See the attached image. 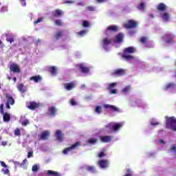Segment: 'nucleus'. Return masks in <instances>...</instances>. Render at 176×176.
I'll list each match as a JSON object with an SVG mask.
<instances>
[{"instance_id":"obj_1","label":"nucleus","mask_w":176,"mask_h":176,"mask_svg":"<svg viewBox=\"0 0 176 176\" xmlns=\"http://www.w3.org/2000/svg\"><path fill=\"white\" fill-rule=\"evenodd\" d=\"M121 127H123V122H110L105 126V130L107 133H111V131H118Z\"/></svg>"},{"instance_id":"obj_2","label":"nucleus","mask_w":176,"mask_h":176,"mask_svg":"<svg viewBox=\"0 0 176 176\" xmlns=\"http://www.w3.org/2000/svg\"><path fill=\"white\" fill-rule=\"evenodd\" d=\"M135 48L133 47H127L124 50V54H122V57L126 60V61H130L131 60H134V57L129 55V53H135Z\"/></svg>"},{"instance_id":"obj_3","label":"nucleus","mask_w":176,"mask_h":176,"mask_svg":"<svg viewBox=\"0 0 176 176\" xmlns=\"http://www.w3.org/2000/svg\"><path fill=\"white\" fill-rule=\"evenodd\" d=\"M166 118V127L176 131V118L174 117Z\"/></svg>"},{"instance_id":"obj_4","label":"nucleus","mask_w":176,"mask_h":176,"mask_svg":"<svg viewBox=\"0 0 176 176\" xmlns=\"http://www.w3.org/2000/svg\"><path fill=\"white\" fill-rule=\"evenodd\" d=\"M6 98L7 99L6 107L7 109H10V105H14V99L13 98V97H12V96L9 94H6Z\"/></svg>"},{"instance_id":"obj_5","label":"nucleus","mask_w":176,"mask_h":176,"mask_svg":"<svg viewBox=\"0 0 176 176\" xmlns=\"http://www.w3.org/2000/svg\"><path fill=\"white\" fill-rule=\"evenodd\" d=\"M137 25H138V23H137V21H133V20L129 21L128 23H124L123 25L124 28H126V29L135 28V27H137Z\"/></svg>"},{"instance_id":"obj_6","label":"nucleus","mask_w":176,"mask_h":176,"mask_svg":"<svg viewBox=\"0 0 176 176\" xmlns=\"http://www.w3.org/2000/svg\"><path fill=\"white\" fill-rule=\"evenodd\" d=\"M78 146H80V142H77L74 144H73L71 147H68L63 150V154L67 155L69 152H71V151L75 149V148H78Z\"/></svg>"},{"instance_id":"obj_7","label":"nucleus","mask_w":176,"mask_h":176,"mask_svg":"<svg viewBox=\"0 0 176 176\" xmlns=\"http://www.w3.org/2000/svg\"><path fill=\"white\" fill-rule=\"evenodd\" d=\"M111 42H112V39L109 38H104L102 40V45L103 46V48L105 49V50H109V49H107V47L109 45H111Z\"/></svg>"},{"instance_id":"obj_8","label":"nucleus","mask_w":176,"mask_h":176,"mask_svg":"<svg viewBox=\"0 0 176 176\" xmlns=\"http://www.w3.org/2000/svg\"><path fill=\"white\" fill-rule=\"evenodd\" d=\"M10 69L12 71V72H14L15 74L20 73V67H19V65L16 63H12L10 66Z\"/></svg>"},{"instance_id":"obj_9","label":"nucleus","mask_w":176,"mask_h":176,"mask_svg":"<svg viewBox=\"0 0 176 176\" xmlns=\"http://www.w3.org/2000/svg\"><path fill=\"white\" fill-rule=\"evenodd\" d=\"M103 107L104 108H105V109H109L110 111H113V112H120L119 108L115 107L114 105L104 104Z\"/></svg>"},{"instance_id":"obj_10","label":"nucleus","mask_w":176,"mask_h":176,"mask_svg":"<svg viewBox=\"0 0 176 176\" xmlns=\"http://www.w3.org/2000/svg\"><path fill=\"white\" fill-rule=\"evenodd\" d=\"M98 166H100V168H107L109 166L108 160H102L98 161Z\"/></svg>"},{"instance_id":"obj_11","label":"nucleus","mask_w":176,"mask_h":176,"mask_svg":"<svg viewBox=\"0 0 176 176\" xmlns=\"http://www.w3.org/2000/svg\"><path fill=\"white\" fill-rule=\"evenodd\" d=\"M126 74V70L123 69H118L114 71V72L112 73V75H116V76H120L122 75H124Z\"/></svg>"},{"instance_id":"obj_12","label":"nucleus","mask_w":176,"mask_h":176,"mask_svg":"<svg viewBox=\"0 0 176 176\" xmlns=\"http://www.w3.org/2000/svg\"><path fill=\"white\" fill-rule=\"evenodd\" d=\"M123 36L122 33L118 34L114 39V43H122L123 42Z\"/></svg>"},{"instance_id":"obj_13","label":"nucleus","mask_w":176,"mask_h":176,"mask_svg":"<svg viewBox=\"0 0 176 176\" xmlns=\"http://www.w3.org/2000/svg\"><path fill=\"white\" fill-rule=\"evenodd\" d=\"M77 67L80 68V71L83 72V74H89V68L86 67L85 64L78 65Z\"/></svg>"},{"instance_id":"obj_14","label":"nucleus","mask_w":176,"mask_h":176,"mask_svg":"<svg viewBox=\"0 0 176 176\" xmlns=\"http://www.w3.org/2000/svg\"><path fill=\"white\" fill-rule=\"evenodd\" d=\"M161 17L164 19V21H170V14L167 12H162Z\"/></svg>"},{"instance_id":"obj_15","label":"nucleus","mask_w":176,"mask_h":176,"mask_svg":"<svg viewBox=\"0 0 176 176\" xmlns=\"http://www.w3.org/2000/svg\"><path fill=\"white\" fill-rule=\"evenodd\" d=\"M55 135H56L58 141H60V142H61V141H63V133L61 132V131H60V130L56 131Z\"/></svg>"},{"instance_id":"obj_16","label":"nucleus","mask_w":176,"mask_h":176,"mask_svg":"<svg viewBox=\"0 0 176 176\" xmlns=\"http://www.w3.org/2000/svg\"><path fill=\"white\" fill-rule=\"evenodd\" d=\"M50 135V132H49V131H44L43 132H42L41 135V139L47 140V137H49Z\"/></svg>"},{"instance_id":"obj_17","label":"nucleus","mask_w":176,"mask_h":176,"mask_svg":"<svg viewBox=\"0 0 176 176\" xmlns=\"http://www.w3.org/2000/svg\"><path fill=\"white\" fill-rule=\"evenodd\" d=\"M38 104L35 102H30L28 105V108L29 109H35L38 108Z\"/></svg>"},{"instance_id":"obj_18","label":"nucleus","mask_w":176,"mask_h":176,"mask_svg":"<svg viewBox=\"0 0 176 176\" xmlns=\"http://www.w3.org/2000/svg\"><path fill=\"white\" fill-rule=\"evenodd\" d=\"M45 174L47 175L60 176V173H58V172H56L54 170H50L45 171Z\"/></svg>"},{"instance_id":"obj_19","label":"nucleus","mask_w":176,"mask_h":176,"mask_svg":"<svg viewBox=\"0 0 176 176\" xmlns=\"http://www.w3.org/2000/svg\"><path fill=\"white\" fill-rule=\"evenodd\" d=\"M100 138L102 142H109L112 140V137L111 136H101Z\"/></svg>"},{"instance_id":"obj_20","label":"nucleus","mask_w":176,"mask_h":176,"mask_svg":"<svg viewBox=\"0 0 176 176\" xmlns=\"http://www.w3.org/2000/svg\"><path fill=\"white\" fill-rule=\"evenodd\" d=\"M157 8L160 11V12H164L167 9V6L164 3H160L157 6Z\"/></svg>"},{"instance_id":"obj_21","label":"nucleus","mask_w":176,"mask_h":176,"mask_svg":"<svg viewBox=\"0 0 176 176\" xmlns=\"http://www.w3.org/2000/svg\"><path fill=\"white\" fill-rule=\"evenodd\" d=\"M30 79V80H34L35 83H38V82H41V80H42V77H41L40 76H36L31 77Z\"/></svg>"},{"instance_id":"obj_22","label":"nucleus","mask_w":176,"mask_h":176,"mask_svg":"<svg viewBox=\"0 0 176 176\" xmlns=\"http://www.w3.org/2000/svg\"><path fill=\"white\" fill-rule=\"evenodd\" d=\"M74 87H75V84L74 82L65 85V89H66V90H72Z\"/></svg>"},{"instance_id":"obj_23","label":"nucleus","mask_w":176,"mask_h":176,"mask_svg":"<svg viewBox=\"0 0 176 176\" xmlns=\"http://www.w3.org/2000/svg\"><path fill=\"white\" fill-rule=\"evenodd\" d=\"M52 14L54 17H58V16L63 15V11L60 10H56L52 12Z\"/></svg>"},{"instance_id":"obj_24","label":"nucleus","mask_w":176,"mask_h":176,"mask_svg":"<svg viewBox=\"0 0 176 176\" xmlns=\"http://www.w3.org/2000/svg\"><path fill=\"white\" fill-rule=\"evenodd\" d=\"M109 31H118V26H116V25H111L109 26L106 32L108 33L109 32Z\"/></svg>"},{"instance_id":"obj_25","label":"nucleus","mask_w":176,"mask_h":176,"mask_svg":"<svg viewBox=\"0 0 176 176\" xmlns=\"http://www.w3.org/2000/svg\"><path fill=\"white\" fill-rule=\"evenodd\" d=\"M17 89L21 93H25V89L23 84H19L17 85Z\"/></svg>"},{"instance_id":"obj_26","label":"nucleus","mask_w":176,"mask_h":176,"mask_svg":"<svg viewBox=\"0 0 176 176\" xmlns=\"http://www.w3.org/2000/svg\"><path fill=\"white\" fill-rule=\"evenodd\" d=\"M50 72L52 74V75H56L57 74V67H50L49 68Z\"/></svg>"},{"instance_id":"obj_27","label":"nucleus","mask_w":176,"mask_h":176,"mask_svg":"<svg viewBox=\"0 0 176 176\" xmlns=\"http://www.w3.org/2000/svg\"><path fill=\"white\" fill-rule=\"evenodd\" d=\"M3 118L4 122H9V120H10V115H9V113H4Z\"/></svg>"},{"instance_id":"obj_28","label":"nucleus","mask_w":176,"mask_h":176,"mask_svg":"<svg viewBox=\"0 0 176 176\" xmlns=\"http://www.w3.org/2000/svg\"><path fill=\"white\" fill-rule=\"evenodd\" d=\"M131 90V87L130 85H128L125 87L124 89H122V93H124V94H127L129 91Z\"/></svg>"},{"instance_id":"obj_29","label":"nucleus","mask_w":176,"mask_h":176,"mask_svg":"<svg viewBox=\"0 0 176 176\" xmlns=\"http://www.w3.org/2000/svg\"><path fill=\"white\" fill-rule=\"evenodd\" d=\"M49 112H50L52 116H54V115H56V112H57V109H56L55 107H50Z\"/></svg>"},{"instance_id":"obj_30","label":"nucleus","mask_w":176,"mask_h":176,"mask_svg":"<svg viewBox=\"0 0 176 176\" xmlns=\"http://www.w3.org/2000/svg\"><path fill=\"white\" fill-rule=\"evenodd\" d=\"M176 87L175 84L170 83L166 86V87L164 88V90H168V89H174V87Z\"/></svg>"},{"instance_id":"obj_31","label":"nucleus","mask_w":176,"mask_h":176,"mask_svg":"<svg viewBox=\"0 0 176 176\" xmlns=\"http://www.w3.org/2000/svg\"><path fill=\"white\" fill-rule=\"evenodd\" d=\"M164 38H165L167 43H170V42L173 39V36H171V34H167V35H165Z\"/></svg>"},{"instance_id":"obj_32","label":"nucleus","mask_w":176,"mask_h":176,"mask_svg":"<svg viewBox=\"0 0 176 176\" xmlns=\"http://www.w3.org/2000/svg\"><path fill=\"white\" fill-rule=\"evenodd\" d=\"M95 112L96 113H98V115H100V113H101V112H102L101 106H96V108H95Z\"/></svg>"},{"instance_id":"obj_33","label":"nucleus","mask_w":176,"mask_h":176,"mask_svg":"<svg viewBox=\"0 0 176 176\" xmlns=\"http://www.w3.org/2000/svg\"><path fill=\"white\" fill-rule=\"evenodd\" d=\"M96 143H97V139H96V138H90L88 140V144H96Z\"/></svg>"},{"instance_id":"obj_34","label":"nucleus","mask_w":176,"mask_h":176,"mask_svg":"<svg viewBox=\"0 0 176 176\" xmlns=\"http://www.w3.org/2000/svg\"><path fill=\"white\" fill-rule=\"evenodd\" d=\"M38 168H39V165H38V164H34V165L32 166V170L34 173H35V172L38 171Z\"/></svg>"},{"instance_id":"obj_35","label":"nucleus","mask_w":176,"mask_h":176,"mask_svg":"<svg viewBox=\"0 0 176 176\" xmlns=\"http://www.w3.org/2000/svg\"><path fill=\"white\" fill-rule=\"evenodd\" d=\"M138 9H139V10H144L145 9V3H142L138 6Z\"/></svg>"},{"instance_id":"obj_36","label":"nucleus","mask_w":176,"mask_h":176,"mask_svg":"<svg viewBox=\"0 0 176 176\" xmlns=\"http://www.w3.org/2000/svg\"><path fill=\"white\" fill-rule=\"evenodd\" d=\"M6 41L10 42V43H13V42H14V39L13 38V37L7 36Z\"/></svg>"},{"instance_id":"obj_37","label":"nucleus","mask_w":176,"mask_h":176,"mask_svg":"<svg viewBox=\"0 0 176 176\" xmlns=\"http://www.w3.org/2000/svg\"><path fill=\"white\" fill-rule=\"evenodd\" d=\"M87 170L88 171H90L91 173H94V171H96V169L94 168V166H87Z\"/></svg>"},{"instance_id":"obj_38","label":"nucleus","mask_w":176,"mask_h":176,"mask_svg":"<svg viewBox=\"0 0 176 176\" xmlns=\"http://www.w3.org/2000/svg\"><path fill=\"white\" fill-rule=\"evenodd\" d=\"M170 151L171 153H176V146L173 145L172 148H170Z\"/></svg>"},{"instance_id":"obj_39","label":"nucleus","mask_w":176,"mask_h":176,"mask_svg":"<svg viewBox=\"0 0 176 176\" xmlns=\"http://www.w3.org/2000/svg\"><path fill=\"white\" fill-rule=\"evenodd\" d=\"M22 126H27V124H30V121L28 120H25L21 122Z\"/></svg>"},{"instance_id":"obj_40","label":"nucleus","mask_w":176,"mask_h":176,"mask_svg":"<svg viewBox=\"0 0 176 176\" xmlns=\"http://www.w3.org/2000/svg\"><path fill=\"white\" fill-rule=\"evenodd\" d=\"M55 24L56 25H63V22L61 21V20L58 19L55 21Z\"/></svg>"},{"instance_id":"obj_41","label":"nucleus","mask_w":176,"mask_h":176,"mask_svg":"<svg viewBox=\"0 0 176 176\" xmlns=\"http://www.w3.org/2000/svg\"><path fill=\"white\" fill-rule=\"evenodd\" d=\"M42 21H43V18L41 17L39 18L38 20L35 21L34 22V24H38L39 23H42Z\"/></svg>"},{"instance_id":"obj_42","label":"nucleus","mask_w":176,"mask_h":176,"mask_svg":"<svg viewBox=\"0 0 176 176\" xmlns=\"http://www.w3.org/2000/svg\"><path fill=\"white\" fill-rule=\"evenodd\" d=\"M87 33V31L82 30L78 33V35H80V36H83V35H86Z\"/></svg>"},{"instance_id":"obj_43","label":"nucleus","mask_w":176,"mask_h":176,"mask_svg":"<svg viewBox=\"0 0 176 176\" xmlns=\"http://www.w3.org/2000/svg\"><path fill=\"white\" fill-rule=\"evenodd\" d=\"M62 35H63V32H58L56 36V39H59L60 37L62 36Z\"/></svg>"},{"instance_id":"obj_44","label":"nucleus","mask_w":176,"mask_h":176,"mask_svg":"<svg viewBox=\"0 0 176 176\" xmlns=\"http://www.w3.org/2000/svg\"><path fill=\"white\" fill-rule=\"evenodd\" d=\"M146 41H148V38L146 37H142L140 39V42H142V43H145Z\"/></svg>"},{"instance_id":"obj_45","label":"nucleus","mask_w":176,"mask_h":176,"mask_svg":"<svg viewBox=\"0 0 176 176\" xmlns=\"http://www.w3.org/2000/svg\"><path fill=\"white\" fill-rule=\"evenodd\" d=\"M105 156V151H102L100 153L98 154V157H104Z\"/></svg>"},{"instance_id":"obj_46","label":"nucleus","mask_w":176,"mask_h":176,"mask_svg":"<svg viewBox=\"0 0 176 176\" xmlns=\"http://www.w3.org/2000/svg\"><path fill=\"white\" fill-rule=\"evenodd\" d=\"M82 27H89V22L87 21H84L82 23Z\"/></svg>"},{"instance_id":"obj_47","label":"nucleus","mask_w":176,"mask_h":176,"mask_svg":"<svg viewBox=\"0 0 176 176\" xmlns=\"http://www.w3.org/2000/svg\"><path fill=\"white\" fill-rule=\"evenodd\" d=\"M14 135H20V129H16L14 131Z\"/></svg>"},{"instance_id":"obj_48","label":"nucleus","mask_w":176,"mask_h":176,"mask_svg":"<svg viewBox=\"0 0 176 176\" xmlns=\"http://www.w3.org/2000/svg\"><path fill=\"white\" fill-rule=\"evenodd\" d=\"M0 164L2 167H5L6 168V167H8V166L6 165V164H5V162L3 161H1Z\"/></svg>"},{"instance_id":"obj_49","label":"nucleus","mask_w":176,"mask_h":176,"mask_svg":"<svg viewBox=\"0 0 176 176\" xmlns=\"http://www.w3.org/2000/svg\"><path fill=\"white\" fill-rule=\"evenodd\" d=\"M110 93L111 94H116V93H118V89H111Z\"/></svg>"},{"instance_id":"obj_50","label":"nucleus","mask_w":176,"mask_h":176,"mask_svg":"<svg viewBox=\"0 0 176 176\" xmlns=\"http://www.w3.org/2000/svg\"><path fill=\"white\" fill-rule=\"evenodd\" d=\"M117 85H118L117 82H113V83L109 85V87L110 88L115 87V86H116Z\"/></svg>"},{"instance_id":"obj_51","label":"nucleus","mask_w":176,"mask_h":176,"mask_svg":"<svg viewBox=\"0 0 176 176\" xmlns=\"http://www.w3.org/2000/svg\"><path fill=\"white\" fill-rule=\"evenodd\" d=\"M0 112L1 113H3V104L0 105Z\"/></svg>"},{"instance_id":"obj_52","label":"nucleus","mask_w":176,"mask_h":176,"mask_svg":"<svg viewBox=\"0 0 176 176\" xmlns=\"http://www.w3.org/2000/svg\"><path fill=\"white\" fill-rule=\"evenodd\" d=\"M70 104H71V105H76V102H75V100H74V99H72L71 100H70Z\"/></svg>"},{"instance_id":"obj_53","label":"nucleus","mask_w":176,"mask_h":176,"mask_svg":"<svg viewBox=\"0 0 176 176\" xmlns=\"http://www.w3.org/2000/svg\"><path fill=\"white\" fill-rule=\"evenodd\" d=\"M3 174H9V169H2Z\"/></svg>"},{"instance_id":"obj_54","label":"nucleus","mask_w":176,"mask_h":176,"mask_svg":"<svg viewBox=\"0 0 176 176\" xmlns=\"http://www.w3.org/2000/svg\"><path fill=\"white\" fill-rule=\"evenodd\" d=\"M20 1L22 6H25V5H27V3H25V0H20Z\"/></svg>"},{"instance_id":"obj_55","label":"nucleus","mask_w":176,"mask_h":176,"mask_svg":"<svg viewBox=\"0 0 176 176\" xmlns=\"http://www.w3.org/2000/svg\"><path fill=\"white\" fill-rule=\"evenodd\" d=\"M87 9L88 10H91V12L96 10V8H94V7H88Z\"/></svg>"},{"instance_id":"obj_56","label":"nucleus","mask_w":176,"mask_h":176,"mask_svg":"<svg viewBox=\"0 0 176 176\" xmlns=\"http://www.w3.org/2000/svg\"><path fill=\"white\" fill-rule=\"evenodd\" d=\"M28 159H30V157H32V152H29L28 153Z\"/></svg>"},{"instance_id":"obj_57","label":"nucleus","mask_w":176,"mask_h":176,"mask_svg":"<svg viewBox=\"0 0 176 176\" xmlns=\"http://www.w3.org/2000/svg\"><path fill=\"white\" fill-rule=\"evenodd\" d=\"M98 3H102V2H107V0H97Z\"/></svg>"},{"instance_id":"obj_58","label":"nucleus","mask_w":176,"mask_h":176,"mask_svg":"<svg viewBox=\"0 0 176 176\" xmlns=\"http://www.w3.org/2000/svg\"><path fill=\"white\" fill-rule=\"evenodd\" d=\"M2 145H3V146H6V145H8V142H2Z\"/></svg>"},{"instance_id":"obj_59","label":"nucleus","mask_w":176,"mask_h":176,"mask_svg":"<svg viewBox=\"0 0 176 176\" xmlns=\"http://www.w3.org/2000/svg\"><path fill=\"white\" fill-rule=\"evenodd\" d=\"M152 126H156V124H159V122L153 123V122H151Z\"/></svg>"},{"instance_id":"obj_60","label":"nucleus","mask_w":176,"mask_h":176,"mask_svg":"<svg viewBox=\"0 0 176 176\" xmlns=\"http://www.w3.org/2000/svg\"><path fill=\"white\" fill-rule=\"evenodd\" d=\"M159 142H160V144H164V141H163L162 140H160Z\"/></svg>"},{"instance_id":"obj_61","label":"nucleus","mask_w":176,"mask_h":176,"mask_svg":"<svg viewBox=\"0 0 176 176\" xmlns=\"http://www.w3.org/2000/svg\"><path fill=\"white\" fill-rule=\"evenodd\" d=\"M13 80H14V82H16V77H14V78H13Z\"/></svg>"},{"instance_id":"obj_62","label":"nucleus","mask_w":176,"mask_h":176,"mask_svg":"<svg viewBox=\"0 0 176 176\" xmlns=\"http://www.w3.org/2000/svg\"><path fill=\"white\" fill-rule=\"evenodd\" d=\"M8 79L9 80H10V79H12V78H10V77H8Z\"/></svg>"},{"instance_id":"obj_63","label":"nucleus","mask_w":176,"mask_h":176,"mask_svg":"<svg viewBox=\"0 0 176 176\" xmlns=\"http://www.w3.org/2000/svg\"><path fill=\"white\" fill-rule=\"evenodd\" d=\"M129 35H133V33L131 32H130Z\"/></svg>"},{"instance_id":"obj_64","label":"nucleus","mask_w":176,"mask_h":176,"mask_svg":"<svg viewBox=\"0 0 176 176\" xmlns=\"http://www.w3.org/2000/svg\"><path fill=\"white\" fill-rule=\"evenodd\" d=\"M25 162H27V160H23V163H25Z\"/></svg>"}]
</instances>
